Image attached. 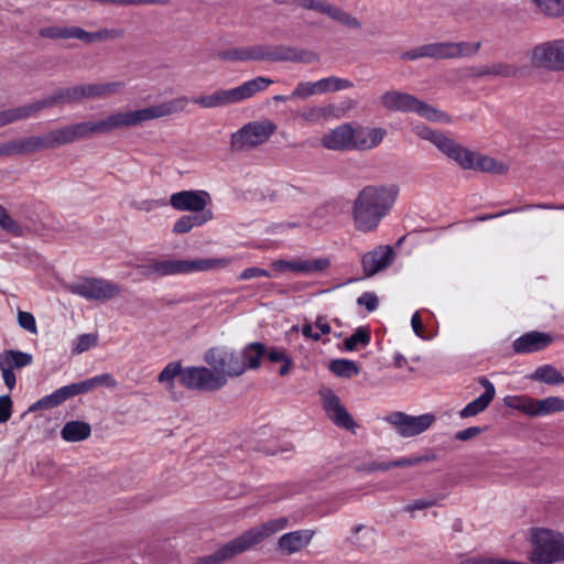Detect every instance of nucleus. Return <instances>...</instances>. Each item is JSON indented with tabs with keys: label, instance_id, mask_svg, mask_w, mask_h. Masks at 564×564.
<instances>
[{
	"label": "nucleus",
	"instance_id": "nucleus-31",
	"mask_svg": "<svg viewBox=\"0 0 564 564\" xmlns=\"http://www.w3.org/2000/svg\"><path fill=\"white\" fill-rule=\"evenodd\" d=\"M13 155L29 154L46 149L43 135H34L10 141Z\"/></svg>",
	"mask_w": 564,
	"mask_h": 564
},
{
	"label": "nucleus",
	"instance_id": "nucleus-17",
	"mask_svg": "<svg viewBox=\"0 0 564 564\" xmlns=\"http://www.w3.org/2000/svg\"><path fill=\"white\" fill-rule=\"evenodd\" d=\"M319 395L323 401V409L328 419L336 426L355 432L357 424L346 408L341 404L339 397L330 389L321 390Z\"/></svg>",
	"mask_w": 564,
	"mask_h": 564
},
{
	"label": "nucleus",
	"instance_id": "nucleus-29",
	"mask_svg": "<svg viewBox=\"0 0 564 564\" xmlns=\"http://www.w3.org/2000/svg\"><path fill=\"white\" fill-rule=\"evenodd\" d=\"M214 218L212 210L202 214L184 215L180 217L173 225L174 234H186L195 227H200Z\"/></svg>",
	"mask_w": 564,
	"mask_h": 564
},
{
	"label": "nucleus",
	"instance_id": "nucleus-30",
	"mask_svg": "<svg viewBox=\"0 0 564 564\" xmlns=\"http://www.w3.org/2000/svg\"><path fill=\"white\" fill-rule=\"evenodd\" d=\"M265 352L267 347L261 343L254 341L246 345L239 352L245 364V371L247 369H258Z\"/></svg>",
	"mask_w": 564,
	"mask_h": 564
},
{
	"label": "nucleus",
	"instance_id": "nucleus-60",
	"mask_svg": "<svg viewBox=\"0 0 564 564\" xmlns=\"http://www.w3.org/2000/svg\"><path fill=\"white\" fill-rule=\"evenodd\" d=\"M270 271L257 267L245 269L238 276V280L246 281L256 278H271Z\"/></svg>",
	"mask_w": 564,
	"mask_h": 564
},
{
	"label": "nucleus",
	"instance_id": "nucleus-35",
	"mask_svg": "<svg viewBox=\"0 0 564 564\" xmlns=\"http://www.w3.org/2000/svg\"><path fill=\"white\" fill-rule=\"evenodd\" d=\"M381 102L383 106H426L413 95L394 89L386 91L381 96Z\"/></svg>",
	"mask_w": 564,
	"mask_h": 564
},
{
	"label": "nucleus",
	"instance_id": "nucleus-12",
	"mask_svg": "<svg viewBox=\"0 0 564 564\" xmlns=\"http://www.w3.org/2000/svg\"><path fill=\"white\" fill-rule=\"evenodd\" d=\"M533 67L564 72V37L535 45L529 53Z\"/></svg>",
	"mask_w": 564,
	"mask_h": 564
},
{
	"label": "nucleus",
	"instance_id": "nucleus-47",
	"mask_svg": "<svg viewBox=\"0 0 564 564\" xmlns=\"http://www.w3.org/2000/svg\"><path fill=\"white\" fill-rule=\"evenodd\" d=\"M436 459L435 454L416 455L411 457H402L395 460H391V468L393 467H409L415 466L422 463L432 462Z\"/></svg>",
	"mask_w": 564,
	"mask_h": 564
},
{
	"label": "nucleus",
	"instance_id": "nucleus-6",
	"mask_svg": "<svg viewBox=\"0 0 564 564\" xmlns=\"http://www.w3.org/2000/svg\"><path fill=\"white\" fill-rule=\"evenodd\" d=\"M531 551L528 558L534 564L564 561V535L545 528H531L528 534Z\"/></svg>",
	"mask_w": 564,
	"mask_h": 564
},
{
	"label": "nucleus",
	"instance_id": "nucleus-4",
	"mask_svg": "<svg viewBox=\"0 0 564 564\" xmlns=\"http://www.w3.org/2000/svg\"><path fill=\"white\" fill-rule=\"evenodd\" d=\"M289 524L285 517L272 519L259 527H254L234 540L219 546L214 553L198 557L202 564H220L234 558L252 546L260 544L271 535L284 530Z\"/></svg>",
	"mask_w": 564,
	"mask_h": 564
},
{
	"label": "nucleus",
	"instance_id": "nucleus-46",
	"mask_svg": "<svg viewBox=\"0 0 564 564\" xmlns=\"http://www.w3.org/2000/svg\"><path fill=\"white\" fill-rule=\"evenodd\" d=\"M98 336L96 334H82L73 341L72 352L75 355L83 354L96 346Z\"/></svg>",
	"mask_w": 564,
	"mask_h": 564
},
{
	"label": "nucleus",
	"instance_id": "nucleus-59",
	"mask_svg": "<svg viewBox=\"0 0 564 564\" xmlns=\"http://www.w3.org/2000/svg\"><path fill=\"white\" fill-rule=\"evenodd\" d=\"M124 31L122 29H101L95 32V41L104 42L122 37Z\"/></svg>",
	"mask_w": 564,
	"mask_h": 564
},
{
	"label": "nucleus",
	"instance_id": "nucleus-3",
	"mask_svg": "<svg viewBox=\"0 0 564 564\" xmlns=\"http://www.w3.org/2000/svg\"><path fill=\"white\" fill-rule=\"evenodd\" d=\"M414 131L420 138L432 142L443 154L465 170H477L495 174H505L508 171V166L503 162L473 152L455 140L425 126L416 124Z\"/></svg>",
	"mask_w": 564,
	"mask_h": 564
},
{
	"label": "nucleus",
	"instance_id": "nucleus-24",
	"mask_svg": "<svg viewBox=\"0 0 564 564\" xmlns=\"http://www.w3.org/2000/svg\"><path fill=\"white\" fill-rule=\"evenodd\" d=\"M479 382L485 388V391L481 395H479L477 399L469 402L462 409V411L459 412V415L462 417H470L477 415L478 413L485 411L490 404V402L494 400L496 395V389L494 383L485 377L480 378Z\"/></svg>",
	"mask_w": 564,
	"mask_h": 564
},
{
	"label": "nucleus",
	"instance_id": "nucleus-8",
	"mask_svg": "<svg viewBox=\"0 0 564 564\" xmlns=\"http://www.w3.org/2000/svg\"><path fill=\"white\" fill-rule=\"evenodd\" d=\"M272 82L264 77H257L245 82L242 85L217 90L210 95H200L192 100L185 99V102H194L200 106H218L227 104H238L252 97L258 91L265 89Z\"/></svg>",
	"mask_w": 564,
	"mask_h": 564
},
{
	"label": "nucleus",
	"instance_id": "nucleus-45",
	"mask_svg": "<svg viewBox=\"0 0 564 564\" xmlns=\"http://www.w3.org/2000/svg\"><path fill=\"white\" fill-rule=\"evenodd\" d=\"M63 402H65V398L63 395L62 389L58 388L51 394L43 397L33 405H31L30 411L55 408L62 404Z\"/></svg>",
	"mask_w": 564,
	"mask_h": 564
},
{
	"label": "nucleus",
	"instance_id": "nucleus-63",
	"mask_svg": "<svg viewBox=\"0 0 564 564\" xmlns=\"http://www.w3.org/2000/svg\"><path fill=\"white\" fill-rule=\"evenodd\" d=\"M12 414V400L9 395L0 397V423H6Z\"/></svg>",
	"mask_w": 564,
	"mask_h": 564
},
{
	"label": "nucleus",
	"instance_id": "nucleus-52",
	"mask_svg": "<svg viewBox=\"0 0 564 564\" xmlns=\"http://www.w3.org/2000/svg\"><path fill=\"white\" fill-rule=\"evenodd\" d=\"M40 35L46 39H70V28L67 26H46L40 30Z\"/></svg>",
	"mask_w": 564,
	"mask_h": 564
},
{
	"label": "nucleus",
	"instance_id": "nucleus-20",
	"mask_svg": "<svg viewBox=\"0 0 564 564\" xmlns=\"http://www.w3.org/2000/svg\"><path fill=\"white\" fill-rule=\"evenodd\" d=\"M394 259V251L390 246H379L362 256L361 263L367 276H372L389 267Z\"/></svg>",
	"mask_w": 564,
	"mask_h": 564
},
{
	"label": "nucleus",
	"instance_id": "nucleus-48",
	"mask_svg": "<svg viewBox=\"0 0 564 564\" xmlns=\"http://www.w3.org/2000/svg\"><path fill=\"white\" fill-rule=\"evenodd\" d=\"M365 530L364 524H357L351 529V535L349 536V542L358 549H365L369 543L364 542L367 540L368 542H372V530H368L360 538L358 534Z\"/></svg>",
	"mask_w": 564,
	"mask_h": 564
},
{
	"label": "nucleus",
	"instance_id": "nucleus-58",
	"mask_svg": "<svg viewBox=\"0 0 564 564\" xmlns=\"http://www.w3.org/2000/svg\"><path fill=\"white\" fill-rule=\"evenodd\" d=\"M18 323L22 328L30 332L31 334L37 333L36 322L31 313L20 311L18 313Z\"/></svg>",
	"mask_w": 564,
	"mask_h": 564
},
{
	"label": "nucleus",
	"instance_id": "nucleus-53",
	"mask_svg": "<svg viewBox=\"0 0 564 564\" xmlns=\"http://www.w3.org/2000/svg\"><path fill=\"white\" fill-rule=\"evenodd\" d=\"M316 87L314 82H302L299 83L293 90V97H296V101L306 100L308 97L317 95L315 91Z\"/></svg>",
	"mask_w": 564,
	"mask_h": 564
},
{
	"label": "nucleus",
	"instance_id": "nucleus-54",
	"mask_svg": "<svg viewBox=\"0 0 564 564\" xmlns=\"http://www.w3.org/2000/svg\"><path fill=\"white\" fill-rule=\"evenodd\" d=\"M65 401L69 398L89 392L87 380L61 387Z\"/></svg>",
	"mask_w": 564,
	"mask_h": 564
},
{
	"label": "nucleus",
	"instance_id": "nucleus-27",
	"mask_svg": "<svg viewBox=\"0 0 564 564\" xmlns=\"http://www.w3.org/2000/svg\"><path fill=\"white\" fill-rule=\"evenodd\" d=\"M182 260L167 259L162 261H154L148 265L141 267L142 274L145 276H166L183 274Z\"/></svg>",
	"mask_w": 564,
	"mask_h": 564
},
{
	"label": "nucleus",
	"instance_id": "nucleus-25",
	"mask_svg": "<svg viewBox=\"0 0 564 564\" xmlns=\"http://www.w3.org/2000/svg\"><path fill=\"white\" fill-rule=\"evenodd\" d=\"M234 261L235 258L227 257L182 260L183 274L225 269Z\"/></svg>",
	"mask_w": 564,
	"mask_h": 564
},
{
	"label": "nucleus",
	"instance_id": "nucleus-14",
	"mask_svg": "<svg viewBox=\"0 0 564 564\" xmlns=\"http://www.w3.org/2000/svg\"><path fill=\"white\" fill-rule=\"evenodd\" d=\"M386 420L400 436L413 437L429 430L435 421V415L425 413L414 416L403 412H393Z\"/></svg>",
	"mask_w": 564,
	"mask_h": 564
},
{
	"label": "nucleus",
	"instance_id": "nucleus-18",
	"mask_svg": "<svg viewBox=\"0 0 564 564\" xmlns=\"http://www.w3.org/2000/svg\"><path fill=\"white\" fill-rule=\"evenodd\" d=\"M271 267L280 273L292 271L299 274L310 275L325 271L329 267V261L324 258L319 259H293V260H274Z\"/></svg>",
	"mask_w": 564,
	"mask_h": 564
},
{
	"label": "nucleus",
	"instance_id": "nucleus-22",
	"mask_svg": "<svg viewBox=\"0 0 564 564\" xmlns=\"http://www.w3.org/2000/svg\"><path fill=\"white\" fill-rule=\"evenodd\" d=\"M354 128L350 124H341L322 138L324 148L333 151L352 150Z\"/></svg>",
	"mask_w": 564,
	"mask_h": 564
},
{
	"label": "nucleus",
	"instance_id": "nucleus-57",
	"mask_svg": "<svg viewBox=\"0 0 564 564\" xmlns=\"http://www.w3.org/2000/svg\"><path fill=\"white\" fill-rule=\"evenodd\" d=\"M11 351V361L13 369H20L26 366H30L33 361V357L31 354L23 352L20 350H10Z\"/></svg>",
	"mask_w": 564,
	"mask_h": 564
},
{
	"label": "nucleus",
	"instance_id": "nucleus-41",
	"mask_svg": "<svg viewBox=\"0 0 564 564\" xmlns=\"http://www.w3.org/2000/svg\"><path fill=\"white\" fill-rule=\"evenodd\" d=\"M328 368L334 375L341 378H351L359 373L357 364L348 359L332 360Z\"/></svg>",
	"mask_w": 564,
	"mask_h": 564
},
{
	"label": "nucleus",
	"instance_id": "nucleus-37",
	"mask_svg": "<svg viewBox=\"0 0 564 564\" xmlns=\"http://www.w3.org/2000/svg\"><path fill=\"white\" fill-rule=\"evenodd\" d=\"M560 412H564L563 398L552 395L544 399H536L535 416H546Z\"/></svg>",
	"mask_w": 564,
	"mask_h": 564
},
{
	"label": "nucleus",
	"instance_id": "nucleus-34",
	"mask_svg": "<svg viewBox=\"0 0 564 564\" xmlns=\"http://www.w3.org/2000/svg\"><path fill=\"white\" fill-rule=\"evenodd\" d=\"M503 403L507 408L518 410L528 416L535 417L536 399L532 397L527 394L507 395L503 399Z\"/></svg>",
	"mask_w": 564,
	"mask_h": 564
},
{
	"label": "nucleus",
	"instance_id": "nucleus-51",
	"mask_svg": "<svg viewBox=\"0 0 564 564\" xmlns=\"http://www.w3.org/2000/svg\"><path fill=\"white\" fill-rule=\"evenodd\" d=\"M0 228L6 230L7 232L19 235L21 232V228L19 224L13 220L10 216L9 212L0 205Z\"/></svg>",
	"mask_w": 564,
	"mask_h": 564
},
{
	"label": "nucleus",
	"instance_id": "nucleus-56",
	"mask_svg": "<svg viewBox=\"0 0 564 564\" xmlns=\"http://www.w3.org/2000/svg\"><path fill=\"white\" fill-rule=\"evenodd\" d=\"M452 113L453 122L451 124H467L476 118V112L470 108H454Z\"/></svg>",
	"mask_w": 564,
	"mask_h": 564
},
{
	"label": "nucleus",
	"instance_id": "nucleus-10",
	"mask_svg": "<svg viewBox=\"0 0 564 564\" xmlns=\"http://www.w3.org/2000/svg\"><path fill=\"white\" fill-rule=\"evenodd\" d=\"M204 361L213 371L221 376L224 387L229 378H237L245 373V364L239 352L227 347H214L204 354Z\"/></svg>",
	"mask_w": 564,
	"mask_h": 564
},
{
	"label": "nucleus",
	"instance_id": "nucleus-64",
	"mask_svg": "<svg viewBox=\"0 0 564 564\" xmlns=\"http://www.w3.org/2000/svg\"><path fill=\"white\" fill-rule=\"evenodd\" d=\"M357 303L367 308V311L372 312L378 307V297L375 293L366 292L362 293L358 299Z\"/></svg>",
	"mask_w": 564,
	"mask_h": 564
},
{
	"label": "nucleus",
	"instance_id": "nucleus-9",
	"mask_svg": "<svg viewBox=\"0 0 564 564\" xmlns=\"http://www.w3.org/2000/svg\"><path fill=\"white\" fill-rule=\"evenodd\" d=\"M276 124L268 119L243 124L230 137L231 152L250 151L264 144L275 132Z\"/></svg>",
	"mask_w": 564,
	"mask_h": 564
},
{
	"label": "nucleus",
	"instance_id": "nucleus-13",
	"mask_svg": "<svg viewBox=\"0 0 564 564\" xmlns=\"http://www.w3.org/2000/svg\"><path fill=\"white\" fill-rule=\"evenodd\" d=\"M182 384L189 390L217 391L224 388V379L212 367L193 366L184 368Z\"/></svg>",
	"mask_w": 564,
	"mask_h": 564
},
{
	"label": "nucleus",
	"instance_id": "nucleus-1",
	"mask_svg": "<svg viewBox=\"0 0 564 564\" xmlns=\"http://www.w3.org/2000/svg\"><path fill=\"white\" fill-rule=\"evenodd\" d=\"M172 108H140L126 112H117L106 119L84 121L65 126L43 134L46 149H55L90 134H102L115 129L137 126L143 121L166 117Z\"/></svg>",
	"mask_w": 564,
	"mask_h": 564
},
{
	"label": "nucleus",
	"instance_id": "nucleus-33",
	"mask_svg": "<svg viewBox=\"0 0 564 564\" xmlns=\"http://www.w3.org/2000/svg\"><path fill=\"white\" fill-rule=\"evenodd\" d=\"M183 373L184 368L182 367L181 362H169L158 376V381L165 387L167 392L174 393L175 379L180 378V381L182 382Z\"/></svg>",
	"mask_w": 564,
	"mask_h": 564
},
{
	"label": "nucleus",
	"instance_id": "nucleus-61",
	"mask_svg": "<svg viewBox=\"0 0 564 564\" xmlns=\"http://www.w3.org/2000/svg\"><path fill=\"white\" fill-rule=\"evenodd\" d=\"M437 498L416 499L404 507V511L413 512L416 510H423L437 505Z\"/></svg>",
	"mask_w": 564,
	"mask_h": 564
},
{
	"label": "nucleus",
	"instance_id": "nucleus-43",
	"mask_svg": "<svg viewBox=\"0 0 564 564\" xmlns=\"http://www.w3.org/2000/svg\"><path fill=\"white\" fill-rule=\"evenodd\" d=\"M370 343V332L367 328H357L349 337L344 340V349L347 351L356 350L359 346L366 347Z\"/></svg>",
	"mask_w": 564,
	"mask_h": 564
},
{
	"label": "nucleus",
	"instance_id": "nucleus-50",
	"mask_svg": "<svg viewBox=\"0 0 564 564\" xmlns=\"http://www.w3.org/2000/svg\"><path fill=\"white\" fill-rule=\"evenodd\" d=\"M534 208H539V209H553V208H564V206H555V205H550V204H529V205H525V206H521L519 208L502 210V212H500V213H498L496 215L481 216L479 218V220H487V219H491V218H495V217H500V216H503V215H507V214H510V213L525 212V210H530V209H534Z\"/></svg>",
	"mask_w": 564,
	"mask_h": 564
},
{
	"label": "nucleus",
	"instance_id": "nucleus-15",
	"mask_svg": "<svg viewBox=\"0 0 564 564\" xmlns=\"http://www.w3.org/2000/svg\"><path fill=\"white\" fill-rule=\"evenodd\" d=\"M294 4L306 10H313L327 15L329 19L352 30L361 29V22L349 12L322 0H293Z\"/></svg>",
	"mask_w": 564,
	"mask_h": 564
},
{
	"label": "nucleus",
	"instance_id": "nucleus-21",
	"mask_svg": "<svg viewBox=\"0 0 564 564\" xmlns=\"http://www.w3.org/2000/svg\"><path fill=\"white\" fill-rule=\"evenodd\" d=\"M387 130L378 127L354 128L352 150L368 151L377 148L386 138Z\"/></svg>",
	"mask_w": 564,
	"mask_h": 564
},
{
	"label": "nucleus",
	"instance_id": "nucleus-42",
	"mask_svg": "<svg viewBox=\"0 0 564 564\" xmlns=\"http://www.w3.org/2000/svg\"><path fill=\"white\" fill-rule=\"evenodd\" d=\"M539 11L551 18L564 17V0H532Z\"/></svg>",
	"mask_w": 564,
	"mask_h": 564
},
{
	"label": "nucleus",
	"instance_id": "nucleus-26",
	"mask_svg": "<svg viewBox=\"0 0 564 564\" xmlns=\"http://www.w3.org/2000/svg\"><path fill=\"white\" fill-rule=\"evenodd\" d=\"M271 61L302 62L314 63L318 59V55L310 51H299L291 46H278L270 48Z\"/></svg>",
	"mask_w": 564,
	"mask_h": 564
},
{
	"label": "nucleus",
	"instance_id": "nucleus-5",
	"mask_svg": "<svg viewBox=\"0 0 564 564\" xmlns=\"http://www.w3.org/2000/svg\"><path fill=\"white\" fill-rule=\"evenodd\" d=\"M124 87L126 84L121 80L58 87L42 101V106L79 104L91 99H104L122 94Z\"/></svg>",
	"mask_w": 564,
	"mask_h": 564
},
{
	"label": "nucleus",
	"instance_id": "nucleus-2",
	"mask_svg": "<svg viewBox=\"0 0 564 564\" xmlns=\"http://www.w3.org/2000/svg\"><path fill=\"white\" fill-rule=\"evenodd\" d=\"M398 195L393 186L368 185L355 197L351 205L354 228L369 234L379 227L383 218L391 212Z\"/></svg>",
	"mask_w": 564,
	"mask_h": 564
},
{
	"label": "nucleus",
	"instance_id": "nucleus-39",
	"mask_svg": "<svg viewBox=\"0 0 564 564\" xmlns=\"http://www.w3.org/2000/svg\"><path fill=\"white\" fill-rule=\"evenodd\" d=\"M519 69L511 64L507 63H496L492 65L481 66L477 75L478 76H501V77H516L518 75Z\"/></svg>",
	"mask_w": 564,
	"mask_h": 564
},
{
	"label": "nucleus",
	"instance_id": "nucleus-23",
	"mask_svg": "<svg viewBox=\"0 0 564 564\" xmlns=\"http://www.w3.org/2000/svg\"><path fill=\"white\" fill-rule=\"evenodd\" d=\"M551 341L552 338L547 334L529 332L517 338L513 341L512 347L517 354H532L544 349Z\"/></svg>",
	"mask_w": 564,
	"mask_h": 564
},
{
	"label": "nucleus",
	"instance_id": "nucleus-38",
	"mask_svg": "<svg viewBox=\"0 0 564 564\" xmlns=\"http://www.w3.org/2000/svg\"><path fill=\"white\" fill-rule=\"evenodd\" d=\"M37 108H8L0 110V127L24 120L36 115Z\"/></svg>",
	"mask_w": 564,
	"mask_h": 564
},
{
	"label": "nucleus",
	"instance_id": "nucleus-11",
	"mask_svg": "<svg viewBox=\"0 0 564 564\" xmlns=\"http://www.w3.org/2000/svg\"><path fill=\"white\" fill-rule=\"evenodd\" d=\"M68 290L75 295L96 302H107L122 293L121 285L99 278H80L69 284Z\"/></svg>",
	"mask_w": 564,
	"mask_h": 564
},
{
	"label": "nucleus",
	"instance_id": "nucleus-16",
	"mask_svg": "<svg viewBox=\"0 0 564 564\" xmlns=\"http://www.w3.org/2000/svg\"><path fill=\"white\" fill-rule=\"evenodd\" d=\"M212 203L208 192L203 189H186L173 193L170 197V205L178 212L202 214L207 212L206 207Z\"/></svg>",
	"mask_w": 564,
	"mask_h": 564
},
{
	"label": "nucleus",
	"instance_id": "nucleus-19",
	"mask_svg": "<svg viewBox=\"0 0 564 564\" xmlns=\"http://www.w3.org/2000/svg\"><path fill=\"white\" fill-rule=\"evenodd\" d=\"M315 532L311 529L295 530L282 534L276 543V551L282 555H292L310 545Z\"/></svg>",
	"mask_w": 564,
	"mask_h": 564
},
{
	"label": "nucleus",
	"instance_id": "nucleus-36",
	"mask_svg": "<svg viewBox=\"0 0 564 564\" xmlns=\"http://www.w3.org/2000/svg\"><path fill=\"white\" fill-rule=\"evenodd\" d=\"M529 378L551 386L564 383V376L551 365L538 367Z\"/></svg>",
	"mask_w": 564,
	"mask_h": 564
},
{
	"label": "nucleus",
	"instance_id": "nucleus-44",
	"mask_svg": "<svg viewBox=\"0 0 564 564\" xmlns=\"http://www.w3.org/2000/svg\"><path fill=\"white\" fill-rule=\"evenodd\" d=\"M329 333L330 326L323 317H318L315 324H305L302 327V334L314 340H318L322 335H327Z\"/></svg>",
	"mask_w": 564,
	"mask_h": 564
},
{
	"label": "nucleus",
	"instance_id": "nucleus-49",
	"mask_svg": "<svg viewBox=\"0 0 564 564\" xmlns=\"http://www.w3.org/2000/svg\"><path fill=\"white\" fill-rule=\"evenodd\" d=\"M325 84V91L327 93H335L344 89H349L354 87V84L346 78H340L336 76H329L324 78Z\"/></svg>",
	"mask_w": 564,
	"mask_h": 564
},
{
	"label": "nucleus",
	"instance_id": "nucleus-40",
	"mask_svg": "<svg viewBox=\"0 0 564 564\" xmlns=\"http://www.w3.org/2000/svg\"><path fill=\"white\" fill-rule=\"evenodd\" d=\"M419 117L431 122L451 124L453 122L452 113H447L442 108H412Z\"/></svg>",
	"mask_w": 564,
	"mask_h": 564
},
{
	"label": "nucleus",
	"instance_id": "nucleus-62",
	"mask_svg": "<svg viewBox=\"0 0 564 564\" xmlns=\"http://www.w3.org/2000/svg\"><path fill=\"white\" fill-rule=\"evenodd\" d=\"M411 326L414 334L422 339H431L434 336L433 334L426 335L424 333V326L419 311L412 315Z\"/></svg>",
	"mask_w": 564,
	"mask_h": 564
},
{
	"label": "nucleus",
	"instance_id": "nucleus-55",
	"mask_svg": "<svg viewBox=\"0 0 564 564\" xmlns=\"http://www.w3.org/2000/svg\"><path fill=\"white\" fill-rule=\"evenodd\" d=\"M86 380L89 384V391L94 390L98 386H105L108 388L117 387V381L110 373L98 375Z\"/></svg>",
	"mask_w": 564,
	"mask_h": 564
},
{
	"label": "nucleus",
	"instance_id": "nucleus-28",
	"mask_svg": "<svg viewBox=\"0 0 564 564\" xmlns=\"http://www.w3.org/2000/svg\"><path fill=\"white\" fill-rule=\"evenodd\" d=\"M227 55L232 61H271L270 47L267 45L232 48Z\"/></svg>",
	"mask_w": 564,
	"mask_h": 564
},
{
	"label": "nucleus",
	"instance_id": "nucleus-32",
	"mask_svg": "<svg viewBox=\"0 0 564 564\" xmlns=\"http://www.w3.org/2000/svg\"><path fill=\"white\" fill-rule=\"evenodd\" d=\"M90 425L80 421L67 422L62 429L61 435L66 442H80L89 437Z\"/></svg>",
	"mask_w": 564,
	"mask_h": 564
},
{
	"label": "nucleus",
	"instance_id": "nucleus-7",
	"mask_svg": "<svg viewBox=\"0 0 564 564\" xmlns=\"http://www.w3.org/2000/svg\"><path fill=\"white\" fill-rule=\"evenodd\" d=\"M480 46V42H435L406 51L401 58L415 61L424 57L436 59L469 57L476 55Z\"/></svg>",
	"mask_w": 564,
	"mask_h": 564
}]
</instances>
